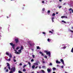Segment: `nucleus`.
Returning <instances> with one entry per match:
<instances>
[{
  "mask_svg": "<svg viewBox=\"0 0 73 73\" xmlns=\"http://www.w3.org/2000/svg\"><path fill=\"white\" fill-rule=\"evenodd\" d=\"M34 65H38V63L36 62L34 63Z\"/></svg>",
  "mask_w": 73,
  "mask_h": 73,
  "instance_id": "9",
  "label": "nucleus"
},
{
  "mask_svg": "<svg viewBox=\"0 0 73 73\" xmlns=\"http://www.w3.org/2000/svg\"><path fill=\"white\" fill-rule=\"evenodd\" d=\"M65 18V16H62L61 17V18L62 19H63V18Z\"/></svg>",
  "mask_w": 73,
  "mask_h": 73,
  "instance_id": "25",
  "label": "nucleus"
},
{
  "mask_svg": "<svg viewBox=\"0 0 73 73\" xmlns=\"http://www.w3.org/2000/svg\"><path fill=\"white\" fill-rule=\"evenodd\" d=\"M6 17H7V19H8V18H9V17H8V16H6Z\"/></svg>",
  "mask_w": 73,
  "mask_h": 73,
  "instance_id": "59",
  "label": "nucleus"
},
{
  "mask_svg": "<svg viewBox=\"0 0 73 73\" xmlns=\"http://www.w3.org/2000/svg\"><path fill=\"white\" fill-rule=\"evenodd\" d=\"M60 61L62 62L63 64L64 65V60L63 59H60Z\"/></svg>",
  "mask_w": 73,
  "mask_h": 73,
  "instance_id": "5",
  "label": "nucleus"
},
{
  "mask_svg": "<svg viewBox=\"0 0 73 73\" xmlns=\"http://www.w3.org/2000/svg\"><path fill=\"white\" fill-rule=\"evenodd\" d=\"M47 72H51V70H50V69L49 68H47Z\"/></svg>",
  "mask_w": 73,
  "mask_h": 73,
  "instance_id": "6",
  "label": "nucleus"
},
{
  "mask_svg": "<svg viewBox=\"0 0 73 73\" xmlns=\"http://www.w3.org/2000/svg\"><path fill=\"white\" fill-rule=\"evenodd\" d=\"M9 57L10 58H12V55L11 54H10L9 55Z\"/></svg>",
  "mask_w": 73,
  "mask_h": 73,
  "instance_id": "11",
  "label": "nucleus"
},
{
  "mask_svg": "<svg viewBox=\"0 0 73 73\" xmlns=\"http://www.w3.org/2000/svg\"><path fill=\"white\" fill-rule=\"evenodd\" d=\"M65 4H66V3H64V4H63V5H65Z\"/></svg>",
  "mask_w": 73,
  "mask_h": 73,
  "instance_id": "54",
  "label": "nucleus"
},
{
  "mask_svg": "<svg viewBox=\"0 0 73 73\" xmlns=\"http://www.w3.org/2000/svg\"><path fill=\"white\" fill-rule=\"evenodd\" d=\"M37 68H38V66H36V67L35 68V69H37Z\"/></svg>",
  "mask_w": 73,
  "mask_h": 73,
  "instance_id": "57",
  "label": "nucleus"
},
{
  "mask_svg": "<svg viewBox=\"0 0 73 73\" xmlns=\"http://www.w3.org/2000/svg\"><path fill=\"white\" fill-rule=\"evenodd\" d=\"M6 72H8V69H7L6 70Z\"/></svg>",
  "mask_w": 73,
  "mask_h": 73,
  "instance_id": "37",
  "label": "nucleus"
},
{
  "mask_svg": "<svg viewBox=\"0 0 73 73\" xmlns=\"http://www.w3.org/2000/svg\"><path fill=\"white\" fill-rule=\"evenodd\" d=\"M20 48V47H17L16 48V49L17 50H18Z\"/></svg>",
  "mask_w": 73,
  "mask_h": 73,
  "instance_id": "23",
  "label": "nucleus"
},
{
  "mask_svg": "<svg viewBox=\"0 0 73 73\" xmlns=\"http://www.w3.org/2000/svg\"><path fill=\"white\" fill-rule=\"evenodd\" d=\"M42 68H45V66H42Z\"/></svg>",
  "mask_w": 73,
  "mask_h": 73,
  "instance_id": "45",
  "label": "nucleus"
},
{
  "mask_svg": "<svg viewBox=\"0 0 73 73\" xmlns=\"http://www.w3.org/2000/svg\"><path fill=\"white\" fill-rule=\"evenodd\" d=\"M42 33H43V34H44V35L46 34V33L44 32H42Z\"/></svg>",
  "mask_w": 73,
  "mask_h": 73,
  "instance_id": "40",
  "label": "nucleus"
},
{
  "mask_svg": "<svg viewBox=\"0 0 73 73\" xmlns=\"http://www.w3.org/2000/svg\"><path fill=\"white\" fill-rule=\"evenodd\" d=\"M44 52L45 53H46V55H48H48L49 56H50V52H49V51L48 52V51L46 50H45L44 51Z\"/></svg>",
  "mask_w": 73,
  "mask_h": 73,
  "instance_id": "2",
  "label": "nucleus"
},
{
  "mask_svg": "<svg viewBox=\"0 0 73 73\" xmlns=\"http://www.w3.org/2000/svg\"><path fill=\"white\" fill-rule=\"evenodd\" d=\"M27 66V64H25L23 66V68H24L25 67Z\"/></svg>",
  "mask_w": 73,
  "mask_h": 73,
  "instance_id": "24",
  "label": "nucleus"
},
{
  "mask_svg": "<svg viewBox=\"0 0 73 73\" xmlns=\"http://www.w3.org/2000/svg\"><path fill=\"white\" fill-rule=\"evenodd\" d=\"M44 58H47V56L46 55L44 56Z\"/></svg>",
  "mask_w": 73,
  "mask_h": 73,
  "instance_id": "34",
  "label": "nucleus"
},
{
  "mask_svg": "<svg viewBox=\"0 0 73 73\" xmlns=\"http://www.w3.org/2000/svg\"><path fill=\"white\" fill-rule=\"evenodd\" d=\"M11 61V58H9L8 59V61Z\"/></svg>",
  "mask_w": 73,
  "mask_h": 73,
  "instance_id": "44",
  "label": "nucleus"
},
{
  "mask_svg": "<svg viewBox=\"0 0 73 73\" xmlns=\"http://www.w3.org/2000/svg\"><path fill=\"white\" fill-rule=\"evenodd\" d=\"M44 1H42V3H43V4H44Z\"/></svg>",
  "mask_w": 73,
  "mask_h": 73,
  "instance_id": "41",
  "label": "nucleus"
},
{
  "mask_svg": "<svg viewBox=\"0 0 73 73\" xmlns=\"http://www.w3.org/2000/svg\"><path fill=\"white\" fill-rule=\"evenodd\" d=\"M52 73H56V72H53Z\"/></svg>",
  "mask_w": 73,
  "mask_h": 73,
  "instance_id": "62",
  "label": "nucleus"
},
{
  "mask_svg": "<svg viewBox=\"0 0 73 73\" xmlns=\"http://www.w3.org/2000/svg\"><path fill=\"white\" fill-rule=\"evenodd\" d=\"M56 64H60L61 63V62L58 61V60L56 61Z\"/></svg>",
  "mask_w": 73,
  "mask_h": 73,
  "instance_id": "7",
  "label": "nucleus"
},
{
  "mask_svg": "<svg viewBox=\"0 0 73 73\" xmlns=\"http://www.w3.org/2000/svg\"><path fill=\"white\" fill-rule=\"evenodd\" d=\"M56 15V14L54 13H53L52 15V16H54Z\"/></svg>",
  "mask_w": 73,
  "mask_h": 73,
  "instance_id": "21",
  "label": "nucleus"
},
{
  "mask_svg": "<svg viewBox=\"0 0 73 73\" xmlns=\"http://www.w3.org/2000/svg\"><path fill=\"white\" fill-rule=\"evenodd\" d=\"M60 8H61V6H60L59 7V9H60Z\"/></svg>",
  "mask_w": 73,
  "mask_h": 73,
  "instance_id": "52",
  "label": "nucleus"
},
{
  "mask_svg": "<svg viewBox=\"0 0 73 73\" xmlns=\"http://www.w3.org/2000/svg\"><path fill=\"white\" fill-rule=\"evenodd\" d=\"M14 51H15V52H17V50H14Z\"/></svg>",
  "mask_w": 73,
  "mask_h": 73,
  "instance_id": "60",
  "label": "nucleus"
},
{
  "mask_svg": "<svg viewBox=\"0 0 73 73\" xmlns=\"http://www.w3.org/2000/svg\"><path fill=\"white\" fill-rule=\"evenodd\" d=\"M49 65L50 66L52 65V64L51 63H50L49 64Z\"/></svg>",
  "mask_w": 73,
  "mask_h": 73,
  "instance_id": "35",
  "label": "nucleus"
},
{
  "mask_svg": "<svg viewBox=\"0 0 73 73\" xmlns=\"http://www.w3.org/2000/svg\"><path fill=\"white\" fill-rule=\"evenodd\" d=\"M42 56H44V54H43V53H42V54H41Z\"/></svg>",
  "mask_w": 73,
  "mask_h": 73,
  "instance_id": "42",
  "label": "nucleus"
},
{
  "mask_svg": "<svg viewBox=\"0 0 73 73\" xmlns=\"http://www.w3.org/2000/svg\"><path fill=\"white\" fill-rule=\"evenodd\" d=\"M47 40L48 41H49L50 40V39H49V38H48Z\"/></svg>",
  "mask_w": 73,
  "mask_h": 73,
  "instance_id": "50",
  "label": "nucleus"
},
{
  "mask_svg": "<svg viewBox=\"0 0 73 73\" xmlns=\"http://www.w3.org/2000/svg\"><path fill=\"white\" fill-rule=\"evenodd\" d=\"M7 66H8H8H10V64L8 63H7Z\"/></svg>",
  "mask_w": 73,
  "mask_h": 73,
  "instance_id": "15",
  "label": "nucleus"
},
{
  "mask_svg": "<svg viewBox=\"0 0 73 73\" xmlns=\"http://www.w3.org/2000/svg\"><path fill=\"white\" fill-rule=\"evenodd\" d=\"M50 10H48L47 12V13H50Z\"/></svg>",
  "mask_w": 73,
  "mask_h": 73,
  "instance_id": "31",
  "label": "nucleus"
},
{
  "mask_svg": "<svg viewBox=\"0 0 73 73\" xmlns=\"http://www.w3.org/2000/svg\"><path fill=\"white\" fill-rule=\"evenodd\" d=\"M62 23H66V22L63 20L62 21Z\"/></svg>",
  "mask_w": 73,
  "mask_h": 73,
  "instance_id": "19",
  "label": "nucleus"
},
{
  "mask_svg": "<svg viewBox=\"0 0 73 73\" xmlns=\"http://www.w3.org/2000/svg\"><path fill=\"white\" fill-rule=\"evenodd\" d=\"M21 50H22V49H23V47L22 46H21Z\"/></svg>",
  "mask_w": 73,
  "mask_h": 73,
  "instance_id": "26",
  "label": "nucleus"
},
{
  "mask_svg": "<svg viewBox=\"0 0 73 73\" xmlns=\"http://www.w3.org/2000/svg\"><path fill=\"white\" fill-rule=\"evenodd\" d=\"M39 68L40 69H41V66H39Z\"/></svg>",
  "mask_w": 73,
  "mask_h": 73,
  "instance_id": "56",
  "label": "nucleus"
},
{
  "mask_svg": "<svg viewBox=\"0 0 73 73\" xmlns=\"http://www.w3.org/2000/svg\"><path fill=\"white\" fill-rule=\"evenodd\" d=\"M29 45H30V46H32L33 45L32 44L30 43H29Z\"/></svg>",
  "mask_w": 73,
  "mask_h": 73,
  "instance_id": "27",
  "label": "nucleus"
},
{
  "mask_svg": "<svg viewBox=\"0 0 73 73\" xmlns=\"http://www.w3.org/2000/svg\"><path fill=\"white\" fill-rule=\"evenodd\" d=\"M69 31L70 32H71L72 33H73V31H72L71 30H70V29H69Z\"/></svg>",
  "mask_w": 73,
  "mask_h": 73,
  "instance_id": "18",
  "label": "nucleus"
},
{
  "mask_svg": "<svg viewBox=\"0 0 73 73\" xmlns=\"http://www.w3.org/2000/svg\"><path fill=\"white\" fill-rule=\"evenodd\" d=\"M13 59L14 62H16V60H15L14 58H13Z\"/></svg>",
  "mask_w": 73,
  "mask_h": 73,
  "instance_id": "20",
  "label": "nucleus"
},
{
  "mask_svg": "<svg viewBox=\"0 0 73 73\" xmlns=\"http://www.w3.org/2000/svg\"><path fill=\"white\" fill-rule=\"evenodd\" d=\"M58 12H56V15H58Z\"/></svg>",
  "mask_w": 73,
  "mask_h": 73,
  "instance_id": "58",
  "label": "nucleus"
},
{
  "mask_svg": "<svg viewBox=\"0 0 73 73\" xmlns=\"http://www.w3.org/2000/svg\"><path fill=\"white\" fill-rule=\"evenodd\" d=\"M59 1L60 2L62 1V0H59Z\"/></svg>",
  "mask_w": 73,
  "mask_h": 73,
  "instance_id": "55",
  "label": "nucleus"
},
{
  "mask_svg": "<svg viewBox=\"0 0 73 73\" xmlns=\"http://www.w3.org/2000/svg\"><path fill=\"white\" fill-rule=\"evenodd\" d=\"M51 19L52 20V22H54V17H52V18Z\"/></svg>",
  "mask_w": 73,
  "mask_h": 73,
  "instance_id": "10",
  "label": "nucleus"
},
{
  "mask_svg": "<svg viewBox=\"0 0 73 73\" xmlns=\"http://www.w3.org/2000/svg\"><path fill=\"white\" fill-rule=\"evenodd\" d=\"M61 68H64V66H61Z\"/></svg>",
  "mask_w": 73,
  "mask_h": 73,
  "instance_id": "51",
  "label": "nucleus"
},
{
  "mask_svg": "<svg viewBox=\"0 0 73 73\" xmlns=\"http://www.w3.org/2000/svg\"><path fill=\"white\" fill-rule=\"evenodd\" d=\"M66 48V46H64L63 47L62 49H65Z\"/></svg>",
  "mask_w": 73,
  "mask_h": 73,
  "instance_id": "28",
  "label": "nucleus"
},
{
  "mask_svg": "<svg viewBox=\"0 0 73 73\" xmlns=\"http://www.w3.org/2000/svg\"><path fill=\"white\" fill-rule=\"evenodd\" d=\"M53 70V71H54V70H55L56 69V68H55L54 67L53 68H52Z\"/></svg>",
  "mask_w": 73,
  "mask_h": 73,
  "instance_id": "22",
  "label": "nucleus"
},
{
  "mask_svg": "<svg viewBox=\"0 0 73 73\" xmlns=\"http://www.w3.org/2000/svg\"><path fill=\"white\" fill-rule=\"evenodd\" d=\"M15 53H16V54H19L20 53L17 52V51L15 52Z\"/></svg>",
  "mask_w": 73,
  "mask_h": 73,
  "instance_id": "8",
  "label": "nucleus"
},
{
  "mask_svg": "<svg viewBox=\"0 0 73 73\" xmlns=\"http://www.w3.org/2000/svg\"><path fill=\"white\" fill-rule=\"evenodd\" d=\"M37 49H40L41 48H40L39 46H37L36 47Z\"/></svg>",
  "mask_w": 73,
  "mask_h": 73,
  "instance_id": "12",
  "label": "nucleus"
},
{
  "mask_svg": "<svg viewBox=\"0 0 73 73\" xmlns=\"http://www.w3.org/2000/svg\"><path fill=\"white\" fill-rule=\"evenodd\" d=\"M64 18H66V19L68 18V17H66L65 16H64Z\"/></svg>",
  "mask_w": 73,
  "mask_h": 73,
  "instance_id": "53",
  "label": "nucleus"
},
{
  "mask_svg": "<svg viewBox=\"0 0 73 73\" xmlns=\"http://www.w3.org/2000/svg\"><path fill=\"white\" fill-rule=\"evenodd\" d=\"M71 10H72V8H70L69 10V11H70Z\"/></svg>",
  "mask_w": 73,
  "mask_h": 73,
  "instance_id": "46",
  "label": "nucleus"
},
{
  "mask_svg": "<svg viewBox=\"0 0 73 73\" xmlns=\"http://www.w3.org/2000/svg\"><path fill=\"white\" fill-rule=\"evenodd\" d=\"M45 11V8L42 9V12H44Z\"/></svg>",
  "mask_w": 73,
  "mask_h": 73,
  "instance_id": "13",
  "label": "nucleus"
},
{
  "mask_svg": "<svg viewBox=\"0 0 73 73\" xmlns=\"http://www.w3.org/2000/svg\"><path fill=\"white\" fill-rule=\"evenodd\" d=\"M28 64H29V67H31V62H28Z\"/></svg>",
  "mask_w": 73,
  "mask_h": 73,
  "instance_id": "14",
  "label": "nucleus"
},
{
  "mask_svg": "<svg viewBox=\"0 0 73 73\" xmlns=\"http://www.w3.org/2000/svg\"><path fill=\"white\" fill-rule=\"evenodd\" d=\"M41 71L42 73H45V71H44V70H42Z\"/></svg>",
  "mask_w": 73,
  "mask_h": 73,
  "instance_id": "29",
  "label": "nucleus"
},
{
  "mask_svg": "<svg viewBox=\"0 0 73 73\" xmlns=\"http://www.w3.org/2000/svg\"><path fill=\"white\" fill-rule=\"evenodd\" d=\"M32 56L33 58H35V55H33Z\"/></svg>",
  "mask_w": 73,
  "mask_h": 73,
  "instance_id": "36",
  "label": "nucleus"
},
{
  "mask_svg": "<svg viewBox=\"0 0 73 73\" xmlns=\"http://www.w3.org/2000/svg\"><path fill=\"white\" fill-rule=\"evenodd\" d=\"M35 67V66L34 65H33L32 66V69H34Z\"/></svg>",
  "mask_w": 73,
  "mask_h": 73,
  "instance_id": "16",
  "label": "nucleus"
},
{
  "mask_svg": "<svg viewBox=\"0 0 73 73\" xmlns=\"http://www.w3.org/2000/svg\"><path fill=\"white\" fill-rule=\"evenodd\" d=\"M6 54L7 55H8V56H9V54L8 52H6Z\"/></svg>",
  "mask_w": 73,
  "mask_h": 73,
  "instance_id": "17",
  "label": "nucleus"
},
{
  "mask_svg": "<svg viewBox=\"0 0 73 73\" xmlns=\"http://www.w3.org/2000/svg\"><path fill=\"white\" fill-rule=\"evenodd\" d=\"M13 71H11L10 72V73H13Z\"/></svg>",
  "mask_w": 73,
  "mask_h": 73,
  "instance_id": "43",
  "label": "nucleus"
},
{
  "mask_svg": "<svg viewBox=\"0 0 73 73\" xmlns=\"http://www.w3.org/2000/svg\"><path fill=\"white\" fill-rule=\"evenodd\" d=\"M8 69H9V70H11V67H10V66H8Z\"/></svg>",
  "mask_w": 73,
  "mask_h": 73,
  "instance_id": "30",
  "label": "nucleus"
},
{
  "mask_svg": "<svg viewBox=\"0 0 73 73\" xmlns=\"http://www.w3.org/2000/svg\"><path fill=\"white\" fill-rule=\"evenodd\" d=\"M71 28H72V29H73V27H72Z\"/></svg>",
  "mask_w": 73,
  "mask_h": 73,
  "instance_id": "64",
  "label": "nucleus"
},
{
  "mask_svg": "<svg viewBox=\"0 0 73 73\" xmlns=\"http://www.w3.org/2000/svg\"><path fill=\"white\" fill-rule=\"evenodd\" d=\"M23 71L24 72L25 71H26V70L25 69H24L23 70Z\"/></svg>",
  "mask_w": 73,
  "mask_h": 73,
  "instance_id": "49",
  "label": "nucleus"
},
{
  "mask_svg": "<svg viewBox=\"0 0 73 73\" xmlns=\"http://www.w3.org/2000/svg\"><path fill=\"white\" fill-rule=\"evenodd\" d=\"M49 32H50V33H53V32H52V31H49Z\"/></svg>",
  "mask_w": 73,
  "mask_h": 73,
  "instance_id": "47",
  "label": "nucleus"
},
{
  "mask_svg": "<svg viewBox=\"0 0 73 73\" xmlns=\"http://www.w3.org/2000/svg\"><path fill=\"white\" fill-rule=\"evenodd\" d=\"M10 45H11V46H12V48L13 49H15V44H13V43L11 42L10 43Z\"/></svg>",
  "mask_w": 73,
  "mask_h": 73,
  "instance_id": "1",
  "label": "nucleus"
},
{
  "mask_svg": "<svg viewBox=\"0 0 73 73\" xmlns=\"http://www.w3.org/2000/svg\"><path fill=\"white\" fill-rule=\"evenodd\" d=\"M72 13H73V9H72Z\"/></svg>",
  "mask_w": 73,
  "mask_h": 73,
  "instance_id": "61",
  "label": "nucleus"
},
{
  "mask_svg": "<svg viewBox=\"0 0 73 73\" xmlns=\"http://www.w3.org/2000/svg\"><path fill=\"white\" fill-rule=\"evenodd\" d=\"M22 63H21L19 64V65H20V66H21L22 65Z\"/></svg>",
  "mask_w": 73,
  "mask_h": 73,
  "instance_id": "39",
  "label": "nucleus"
},
{
  "mask_svg": "<svg viewBox=\"0 0 73 73\" xmlns=\"http://www.w3.org/2000/svg\"><path fill=\"white\" fill-rule=\"evenodd\" d=\"M31 62H33V61H34V60L33 59H32L31 60Z\"/></svg>",
  "mask_w": 73,
  "mask_h": 73,
  "instance_id": "33",
  "label": "nucleus"
},
{
  "mask_svg": "<svg viewBox=\"0 0 73 73\" xmlns=\"http://www.w3.org/2000/svg\"><path fill=\"white\" fill-rule=\"evenodd\" d=\"M6 60L7 61H8V59H6Z\"/></svg>",
  "mask_w": 73,
  "mask_h": 73,
  "instance_id": "63",
  "label": "nucleus"
},
{
  "mask_svg": "<svg viewBox=\"0 0 73 73\" xmlns=\"http://www.w3.org/2000/svg\"><path fill=\"white\" fill-rule=\"evenodd\" d=\"M39 53H40V54H42V52H41V51H40V52H39Z\"/></svg>",
  "mask_w": 73,
  "mask_h": 73,
  "instance_id": "48",
  "label": "nucleus"
},
{
  "mask_svg": "<svg viewBox=\"0 0 73 73\" xmlns=\"http://www.w3.org/2000/svg\"><path fill=\"white\" fill-rule=\"evenodd\" d=\"M18 52H21V50L20 49L18 50Z\"/></svg>",
  "mask_w": 73,
  "mask_h": 73,
  "instance_id": "38",
  "label": "nucleus"
},
{
  "mask_svg": "<svg viewBox=\"0 0 73 73\" xmlns=\"http://www.w3.org/2000/svg\"><path fill=\"white\" fill-rule=\"evenodd\" d=\"M15 42L16 43H18V42H19V39H18V38H16L15 39Z\"/></svg>",
  "mask_w": 73,
  "mask_h": 73,
  "instance_id": "4",
  "label": "nucleus"
},
{
  "mask_svg": "<svg viewBox=\"0 0 73 73\" xmlns=\"http://www.w3.org/2000/svg\"><path fill=\"white\" fill-rule=\"evenodd\" d=\"M15 70L16 69L15 68V67H14L11 68V71H12L13 72H14L15 71Z\"/></svg>",
  "mask_w": 73,
  "mask_h": 73,
  "instance_id": "3",
  "label": "nucleus"
},
{
  "mask_svg": "<svg viewBox=\"0 0 73 73\" xmlns=\"http://www.w3.org/2000/svg\"><path fill=\"white\" fill-rule=\"evenodd\" d=\"M18 72L19 73H23V72H21V71H18Z\"/></svg>",
  "mask_w": 73,
  "mask_h": 73,
  "instance_id": "32",
  "label": "nucleus"
}]
</instances>
